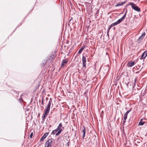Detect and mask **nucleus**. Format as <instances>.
Listing matches in <instances>:
<instances>
[{"label": "nucleus", "instance_id": "nucleus-1", "mask_svg": "<svg viewBox=\"0 0 147 147\" xmlns=\"http://www.w3.org/2000/svg\"><path fill=\"white\" fill-rule=\"evenodd\" d=\"M130 5L131 6L132 8L135 11L140 12V8L138 7L136 4L132 2H130L129 4H127V6Z\"/></svg>", "mask_w": 147, "mask_h": 147}, {"label": "nucleus", "instance_id": "nucleus-2", "mask_svg": "<svg viewBox=\"0 0 147 147\" xmlns=\"http://www.w3.org/2000/svg\"><path fill=\"white\" fill-rule=\"evenodd\" d=\"M62 126V123H60L59 125L58 126L57 128L55 129L57 130L58 132L55 134L56 136H58L61 132V131H63V130L61 128V127Z\"/></svg>", "mask_w": 147, "mask_h": 147}, {"label": "nucleus", "instance_id": "nucleus-3", "mask_svg": "<svg viewBox=\"0 0 147 147\" xmlns=\"http://www.w3.org/2000/svg\"><path fill=\"white\" fill-rule=\"evenodd\" d=\"M53 142V139H49L45 143V147H51V143Z\"/></svg>", "mask_w": 147, "mask_h": 147}, {"label": "nucleus", "instance_id": "nucleus-4", "mask_svg": "<svg viewBox=\"0 0 147 147\" xmlns=\"http://www.w3.org/2000/svg\"><path fill=\"white\" fill-rule=\"evenodd\" d=\"M50 110V109H48V108H45V109L44 110V113L43 115L42 116V119H45L46 116L47 115L48 113H49Z\"/></svg>", "mask_w": 147, "mask_h": 147}, {"label": "nucleus", "instance_id": "nucleus-5", "mask_svg": "<svg viewBox=\"0 0 147 147\" xmlns=\"http://www.w3.org/2000/svg\"><path fill=\"white\" fill-rule=\"evenodd\" d=\"M145 33L144 32L142 34L141 36L138 38L137 40V42L138 43H139L141 40L143 39L145 35Z\"/></svg>", "mask_w": 147, "mask_h": 147}, {"label": "nucleus", "instance_id": "nucleus-6", "mask_svg": "<svg viewBox=\"0 0 147 147\" xmlns=\"http://www.w3.org/2000/svg\"><path fill=\"white\" fill-rule=\"evenodd\" d=\"M135 64L134 62L131 61H129L128 62L127 64V66L128 67H132Z\"/></svg>", "mask_w": 147, "mask_h": 147}, {"label": "nucleus", "instance_id": "nucleus-7", "mask_svg": "<svg viewBox=\"0 0 147 147\" xmlns=\"http://www.w3.org/2000/svg\"><path fill=\"white\" fill-rule=\"evenodd\" d=\"M82 61L83 63V67H85L86 66V58L84 56H83L82 58Z\"/></svg>", "mask_w": 147, "mask_h": 147}, {"label": "nucleus", "instance_id": "nucleus-8", "mask_svg": "<svg viewBox=\"0 0 147 147\" xmlns=\"http://www.w3.org/2000/svg\"><path fill=\"white\" fill-rule=\"evenodd\" d=\"M124 17L121 18L120 19L118 20L116 22L114 23V24L115 25V26H116L119 23H120L123 20V18Z\"/></svg>", "mask_w": 147, "mask_h": 147}, {"label": "nucleus", "instance_id": "nucleus-9", "mask_svg": "<svg viewBox=\"0 0 147 147\" xmlns=\"http://www.w3.org/2000/svg\"><path fill=\"white\" fill-rule=\"evenodd\" d=\"M147 56V51H145L142 54L141 57H140V59H144Z\"/></svg>", "mask_w": 147, "mask_h": 147}, {"label": "nucleus", "instance_id": "nucleus-10", "mask_svg": "<svg viewBox=\"0 0 147 147\" xmlns=\"http://www.w3.org/2000/svg\"><path fill=\"white\" fill-rule=\"evenodd\" d=\"M52 102V99L51 98H50L49 101V102L48 104L47 105V106L46 107V108H48V109H50L51 104V102Z\"/></svg>", "mask_w": 147, "mask_h": 147}, {"label": "nucleus", "instance_id": "nucleus-11", "mask_svg": "<svg viewBox=\"0 0 147 147\" xmlns=\"http://www.w3.org/2000/svg\"><path fill=\"white\" fill-rule=\"evenodd\" d=\"M49 134L48 133H45L43 136L40 139V141H43L46 138Z\"/></svg>", "mask_w": 147, "mask_h": 147}, {"label": "nucleus", "instance_id": "nucleus-12", "mask_svg": "<svg viewBox=\"0 0 147 147\" xmlns=\"http://www.w3.org/2000/svg\"><path fill=\"white\" fill-rule=\"evenodd\" d=\"M68 62V61L67 59H63L62 60V62L61 64V66L62 67H63L64 66V64L67 63Z\"/></svg>", "mask_w": 147, "mask_h": 147}, {"label": "nucleus", "instance_id": "nucleus-13", "mask_svg": "<svg viewBox=\"0 0 147 147\" xmlns=\"http://www.w3.org/2000/svg\"><path fill=\"white\" fill-rule=\"evenodd\" d=\"M83 131H82L83 132V135L82 136V138L83 139H84L85 137V135L86 129H85V127L84 126L83 127Z\"/></svg>", "mask_w": 147, "mask_h": 147}, {"label": "nucleus", "instance_id": "nucleus-14", "mask_svg": "<svg viewBox=\"0 0 147 147\" xmlns=\"http://www.w3.org/2000/svg\"><path fill=\"white\" fill-rule=\"evenodd\" d=\"M125 1H124L123 2H121L120 3H118L115 6V7L121 6L123 5L124 4H125Z\"/></svg>", "mask_w": 147, "mask_h": 147}, {"label": "nucleus", "instance_id": "nucleus-15", "mask_svg": "<svg viewBox=\"0 0 147 147\" xmlns=\"http://www.w3.org/2000/svg\"><path fill=\"white\" fill-rule=\"evenodd\" d=\"M143 119H140L139 122V123L138 125H142L144 124V122L143 121Z\"/></svg>", "mask_w": 147, "mask_h": 147}, {"label": "nucleus", "instance_id": "nucleus-16", "mask_svg": "<svg viewBox=\"0 0 147 147\" xmlns=\"http://www.w3.org/2000/svg\"><path fill=\"white\" fill-rule=\"evenodd\" d=\"M85 46L84 45H83L82 46V47L80 48V49L79 51L78 52V53L79 54H80L83 50L85 48Z\"/></svg>", "mask_w": 147, "mask_h": 147}, {"label": "nucleus", "instance_id": "nucleus-17", "mask_svg": "<svg viewBox=\"0 0 147 147\" xmlns=\"http://www.w3.org/2000/svg\"><path fill=\"white\" fill-rule=\"evenodd\" d=\"M131 109L127 111L125 114L124 116V117H125L126 119L127 117V116L128 113L131 111Z\"/></svg>", "mask_w": 147, "mask_h": 147}, {"label": "nucleus", "instance_id": "nucleus-18", "mask_svg": "<svg viewBox=\"0 0 147 147\" xmlns=\"http://www.w3.org/2000/svg\"><path fill=\"white\" fill-rule=\"evenodd\" d=\"M58 132V131H57L55 129L53 130L52 131L51 134L54 135L55 134H56L57 133L56 132Z\"/></svg>", "mask_w": 147, "mask_h": 147}, {"label": "nucleus", "instance_id": "nucleus-19", "mask_svg": "<svg viewBox=\"0 0 147 147\" xmlns=\"http://www.w3.org/2000/svg\"><path fill=\"white\" fill-rule=\"evenodd\" d=\"M127 9H126V11H125V13L124 15L122 17V18L124 17V18H123V20L125 19V18L126 17V14L127 13Z\"/></svg>", "mask_w": 147, "mask_h": 147}, {"label": "nucleus", "instance_id": "nucleus-20", "mask_svg": "<svg viewBox=\"0 0 147 147\" xmlns=\"http://www.w3.org/2000/svg\"><path fill=\"white\" fill-rule=\"evenodd\" d=\"M99 13V11L98 10H97L96 11V12L95 14V16H97L98 15V14Z\"/></svg>", "mask_w": 147, "mask_h": 147}, {"label": "nucleus", "instance_id": "nucleus-21", "mask_svg": "<svg viewBox=\"0 0 147 147\" xmlns=\"http://www.w3.org/2000/svg\"><path fill=\"white\" fill-rule=\"evenodd\" d=\"M110 30H109L108 29V30L107 32V36H108V37H109V32Z\"/></svg>", "mask_w": 147, "mask_h": 147}, {"label": "nucleus", "instance_id": "nucleus-22", "mask_svg": "<svg viewBox=\"0 0 147 147\" xmlns=\"http://www.w3.org/2000/svg\"><path fill=\"white\" fill-rule=\"evenodd\" d=\"M137 78H135V80H134V86L136 85L135 83L137 82Z\"/></svg>", "mask_w": 147, "mask_h": 147}, {"label": "nucleus", "instance_id": "nucleus-23", "mask_svg": "<svg viewBox=\"0 0 147 147\" xmlns=\"http://www.w3.org/2000/svg\"><path fill=\"white\" fill-rule=\"evenodd\" d=\"M126 119H127L126 118H125V117H124L123 121V123H125V122Z\"/></svg>", "mask_w": 147, "mask_h": 147}, {"label": "nucleus", "instance_id": "nucleus-24", "mask_svg": "<svg viewBox=\"0 0 147 147\" xmlns=\"http://www.w3.org/2000/svg\"><path fill=\"white\" fill-rule=\"evenodd\" d=\"M33 133L32 132L31 133L30 135V138H32V136H33Z\"/></svg>", "mask_w": 147, "mask_h": 147}, {"label": "nucleus", "instance_id": "nucleus-25", "mask_svg": "<svg viewBox=\"0 0 147 147\" xmlns=\"http://www.w3.org/2000/svg\"><path fill=\"white\" fill-rule=\"evenodd\" d=\"M43 98H42V102L41 103V105H44V102H43Z\"/></svg>", "mask_w": 147, "mask_h": 147}, {"label": "nucleus", "instance_id": "nucleus-26", "mask_svg": "<svg viewBox=\"0 0 147 147\" xmlns=\"http://www.w3.org/2000/svg\"><path fill=\"white\" fill-rule=\"evenodd\" d=\"M67 144L68 145V146L69 144V140H67Z\"/></svg>", "mask_w": 147, "mask_h": 147}, {"label": "nucleus", "instance_id": "nucleus-27", "mask_svg": "<svg viewBox=\"0 0 147 147\" xmlns=\"http://www.w3.org/2000/svg\"><path fill=\"white\" fill-rule=\"evenodd\" d=\"M47 60H45V61H44V62L43 63V65H45V64L46 63H47Z\"/></svg>", "mask_w": 147, "mask_h": 147}, {"label": "nucleus", "instance_id": "nucleus-28", "mask_svg": "<svg viewBox=\"0 0 147 147\" xmlns=\"http://www.w3.org/2000/svg\"><path fill=\"white\" fill-rule=\"evenodd\" d=\"M112 27V26L111 25L108 28V29L109 30H110V29Z\"/></svg>", "mask_w": 147, "mask_h": 147}, {"label": "nucleus", "instance_id": "nucleus-29", "mask_svg": "<svg viewBox=\"0 0 147 147\" xmlns=\"http://www.w3.org/2000/svg\"><path fill=\"white\" fill-rule=\"evenodd\" d=\"M45 121V119H42V122H41L42 123H43Z\"/></svg>", "mask_w": 147, "mask_h": 147}, {"label": "nucleus", "instance_id": "nucleus-30", "mask_svg": "<svg viewBox=\"0 0 147 147\" xmlns=\"http://www.w3.org/2000/svg\"><path fill=\"white\" fill-rule=\"evenodd\" d=\"M111 25L112 26V27L115 26V25L114 24V23H112V24H111Z\"/></svg>", "mask_w": 147, "mask_h": 147}, {"label": "nucleus", "instance_id": "nucleus-31", "mask_svg": "<svg viewBox=\"0 0 147 147\" xmlns=\"http://www.w3.org/2000/svg\"><path fill=\"white\" fill-rule=\"evenodd\" d=\"M77 83V82L76 81H75V82H74L73 83Z\"/></svg>", "mask_w": 147, "mask_h": 147}, {"label": "nucleus", "instance_id": "nucleus-32", "mask_svg": "<svg viewBox=\"0 0 147 147\" xmlns=\"http://www.w3.org/2000/svg\"><path fill=\"white\" fill-rule=\"evenodd\" d=\"M41 107H42V108H43V107L42 106H41Z\"/></svg>", "mask_w": 147, "mask_h": 147}, {"label": "nucleus", "instance_id": "nucleus-33", "mask_svg": "<svg viewBox=\"0 0 147 147\" xmlns=\"http://www.w3.org/2000/svg\"><path fill=\"white\" fill-rule=\"evenodd\" d=\"M22 101H23V100L22 99H21Z\"/></svg>", "mask_w": 147, "mask_h": 147}]
</instances>
